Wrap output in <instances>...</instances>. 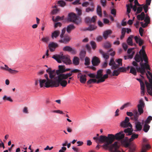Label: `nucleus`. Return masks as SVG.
<instances>
[{
	"label": "nucleus",
	"instance_id": "obj_45",
	"mask_svg": "<svg viewBox=\"0 0 152 152\" xmlns=\"http://www.w3.org/2000/svg\"><path fill=\"white\" fill-rule=\"evenodd\" d=\"M126 31V29L124 28H123L121 30V35L120 37L121 39H122L124 37L125 33Z\"/></svg>",
	"mask_w": 152,
	"mask_h": 152
},
{
	"label": "nucleus",
	"instance_id": "obj_57",
	"mask_svg": "<svg viewBox=\"0 0 152 152\" xmlns=\"http://www.w3.org/2000/svg\"><path fill=\"white\" fill-rule=\"evenodd\" d=\"M90 59L88 57H86L85 58V65L86 66L90 64Z\"/></svg>",
	"mask_w": 152,
	"mask_h": 152
},
{
	"label": "nucleus",
	"instance_id": "obj_16",
	"mask_svg": "<svg viewBox=\"0 0 152 152\" xmlns=\"http://www.w3.org/2000/svg\"><path fill=\"white\" fill-rule=\"evenodd\" d=\"M96 16H94L92 18L89 17H87L86 18L85 21L87 23H95L96 22Z\"/></svg>",
	"mask_w": 152,
	"mask_h": 152
},
{
	"label": "nucleus",
	"instance_id": "obj_22",
	"mask_svg": "<svg viewBox=\"0 0 152 152\" xmlns=\"http://www.w3.org/2000/svg\"><path fill=\"white\" fill-rule=\"evenodd\" d=\"M134 38L136 43H138L140 46H141L143 44V40L139 36L138 37L137 36H136Z\"/></svg>",
	"mask_w": 152,
	"mask_h": 152
},
{
	"label": "nucleus",
	"instance_id": "obj_3",
	"mask_svg": "<svg viewBox=\"0 0 152 152\" xmlns=\"http://www.w3.org/2000/svg\"><path fill=\"white\" fill-rule=\"evenodd\" d=\"M52 58L55 59L58 63H60L62 61L66 64H69L71 63V61L70 58L67 56L62 55H54Z\"/></svg>",
	"mask_w": 152,
	"mask_h": 152
},
{
	"label": "nucleus",
	"instance_id": "obj_12",
	"mask_svg": "<svg viewBox=\"0 0 152 152\" xmlns=\"http://www.w3.org/2000/svg\"><path fill=\"white\" fill-rule=\"evenodd\" d=\"M4 66H5V67L2 66L1 67L0 69H2L5 70L7 71L10 73L12 74H15L18 72V71L13 70L11 69V68H9L8 66L7 65L5 64L4 65Z\"/></svg>",
	"mask_w": 152,
	"mask_h": 152
},
{
	"label": "nucleus",
	"instance_id": "obj_14",
	"mask_svg": "<svg viewBox=\"0 0 152 152\" xmlns=\"http://www.w3.org/2000/svg\"><path fill=\"white\" fill-rule=\"evenodd\" d=\"M86 75H82L81 73H79L77 75L78 78H79L80 82L83 83H84L86 81Z\"/></svg>",
	"mask_w": 152,
	"mask_h": 152
},
{
	"label": "nucleus",
	"instance_id": "obj_52",
	"mask_svg": "<svg viewBox=\"0 0 152 152\" xmlns=\"http://www.w3.org/2000/svg\"><path fill=\"white\" fill-rule=\"evenodd\" d=\"M122 59L121 58H119L116 60V62L118 64H117L118 66V68L119 66H122Z\"/></svg>",
	"mask_w": 152,
	"mask_h": 152
},
{
	"label": "nucleus",
	"instance_id": "obj_49",
	"mask_svg": "<svg viewBox=\"0 0 152 152\" xmlns=\"http://www.w3.org/2000/svg\"><path fill=\"white\" fill-rule=\"evenodd\" d=\"M3 99L4 101L7 100L11 102H13L12 100L10 97H7L6 95L4 96L3 97Z\"/></svg>",
	"mask_w": 152,
	"mask_h": 152
},
{
	"label": "nucleus",
	"instance_id": "obj_40",
	"mask_svg": "<svg viewBox=\"0 0 152 152\" xmlns=\"http://www.w3.org/2000/svg\"><path fill=\"white\" fill-rule=\"evenodd\" d=\"M142 55H139L138 54H137L134 58V59L137 62H139L140 61V57Z\"/></svg>",
	"mask_w": 152,
	"mask_h": 152
},
{
	"label": "nucleus",
	"instance_id": "obj_61",
	"mask_svg": "<svg viewBox=\"0 0 152 152\" xmlns=\"http://www.w3.org/2000/svg\"><path fill=\"white\" fill-rule=\"evenodd\" d=\"M118 69L120 73V72H126V68L122 67H120Z\"/></svg>",
	"mask_w": 152,
	"mask_h": 152
},
{
	"label": "nucleus",
	"instance_id": "obj_9",
	"mask_svg": "<svg viewBox=\"0 0 152 152\" xmlns=\"http://www.w3.org/2000/svg\"><path fill=\"white\" fill-rule=\"evenodd\" d=\"M46 71L49 74V77L51 79H53V80H57V78H56L57 77H54L56 75L55 70H52L50 68H49L46 70Z\"/></svg>",
	"mask_w": 152,
	"mask_h": 152
},
{
	"label": "nucleus",
	"instance_id": "obj_10",
	"mask_svg": "<svg viewBox=\"0 0 152 152\" xmlns=\"http://www.w3.org/2000/svg\"><path fill=\"white\" fill-rule=\"evenodd\" d=\"M58 69L56 71V73L57 76H59L61 74H64V73L65 72V66L64 65H59Z\"/></svg>",
	"mask_w": 152,
	"mask_h": 152
},
{
	"label": "nucleus",
	"instance_id": "obj_38",
	"mask_svg": "<svg viewBox=\"0 0 152 152\" xmlns=\"http://www.w3.org/2000/svg\"><path fill=\"white\" fill-rule=\"evenodd\" d=\"M133 36H131L130 37H129L127 40V43L128 45H131V46H132L133 45V42H132V38L133 37Z\"/></svg>",
	"mask_w": 152,
	"mask_h": 152
},
{
	"label": "nucleus",
	"instance_id": "obj_8",
	"mask_svg": "<svg viewBox=\"0 0 152 152\" xmlns=\"http://www.w3.org/2000/svg\"><path fill=\"white\" fill-rule=\"evenodd\" d=\"M129 119L128 117H126L125 119L122 121L121 123V126L124 128H126L130 127L131 128L132 127V125L129 123Z\"/></svg>",
	"mask_w": 152,
	"mask_h": 152
},
{
	"label": "nucleus",
	"instance_id": "obj_21",
	"mask_svg": "<svg viewBox=\"0 0 152 152\" xmlns=\"http://www.w3.org/2000/svg\"><path fill=\"white\" fill-rule=\"evenodd\" d=\"M151 148V146L149 144H143L142 150L141 152H146L147 150H149Z\"/></svg>",
	"mask_w": 152,
	"mask_h": 152
},
{
	"label": "nucleus",
	"instance_id": "obj_55",
	"mask_svg": "<svg viewBox=\"0 0 152 152\" xmlns=\"http://www.w3.org/2000/svg\"><path fill=\"white\" fill-rule=\"evenodd\" d=\"M120 74V72L118 69L117 70H115L113 71V74L111 75V76H118Z\"/></svg>",
	"mask_w": 152,
	"mask_h": 152
},
{
	"label": "nucleus",
	"instance_id": "obj_50",
	"mask_svg": "<svg viewBox=\"0 0 152 152\" xmlns=\"http://www.w3.org/2000/svg\"><path fill=\"white\" fill-rule=\"evenodd\" d=\"M44 77L46 79L47 81H50V83L53 84L54 83V82L55 81V80H53V79H49L48 77V75L47 74H45L44 75Z\"/></svg>",
	"mask_w": 152,
	"mask_h": 152
},
{
	"label": "nucleus",
	"instance_id": "obj_58",
	"mask_svg": "<svg viewBox=\"0 0 152 152\" xmlns=\"http://www.w3.org/2000/svg\"><path fill=\"white\" fill-rule=\"evenodd\" d=\"M143 9V7H138L137 10L136 12V14H139L141 12Z\"/></svg>",
	"mask_w": 152,
	"mask_h": 152
},
{
	"label": "nucleus",
	"instance_id": "obj_5",
	"mask_svg": "<svg viewBox=\"0 0 152 152\" xmlns=\"http://www.w3.org/2000/svg\"><path fill=\"white\" fill-rule=\"evenodd\" d=\"M65 31V28H64L62 30L61 33L60 35L61 39L58 41L61 43L67 44L69 42L71 39V38L68 35L66 34L64 35Z\"/></svg>",
	"mask_w": 152,
	"mask_h": 152
},
{
	"label": "nucleus",
	"instance_id": "obj_17",
	"mask_svg": "<svg viewBox=\"0 0 152 152\" xmlns=\"http://www.w3.org/2000/svg\"><path fill=\"white\" fill-rule=\"evenodd\" d=\"M99 52L102 54L103 57L105 59V60H107L109 58V54L107 52L104 53L102 49H99Z\"/></svg>",
	"mask_w": 152,
	"mask_h": 152
},
{
	"label": "nucleus",
	"instance_id": "obj_42",
	"mask_svg": "<svg viewBox=\"0 0 152 152\" xmlns=\"http://www.w3.org/2000/svg\"><path fill=\"white\" fill-rule=\"evenodd\" d=\"M145 48V46H142L141 49L140 50L139 52V53L140 55H143V56H145V55H146L144 50Z\"/></svg>",
	"mask_w": 152,
	"mask_h": 152
},
{
	"label": "nucleus",
	"instance_id": "obj_34",
	"mask_svg": "<svg viewBox=\"0 0 152 152\" xmlns=\"http://www.w3.org/2000/svg\"><path fill=\"white\" fill-rule=\"evenodd\" d=\"M72 73L70 72V73H67L66 74H61L60 77H62L63 78H64V79H67L68 77H70L72 76Z\"/></svg>",
	"mask_w": 152,
	"mask_h": 152
},
{
	"label": "nucleus",
	"instance_id": "obj_6",
	"mask_svg": "<svg viewBox=\"0 0 152 152\" xmlns=\"http://www.w3.org/2000/svg\"><path fill=\"white\" fill-rule=\"evenodd\" d=\"M61 75H60L59 76H57L56 78H57V80H55V81L53 83V87H58L59 84L63 87H65L66 86L67 82L66 80H64V78H63L62 77H60Z\"/></svg>",
	"mask_w": 152,
	"mask_h": 152
},
{
	"label": "nucleus",
	"instance_id": "obj_54",
	"mask_svg": "<svg viewBox=\"0 0 152 152\" xmlns=\"http://www.w3.org/2000/svg\"><path fill=\"white\" fill-rule=\"evenodd\" d=\"M145 104L142 99H140V100L139 104L137 105V106L144 107Z\"/></svg>",
	"mask_w": 152,
	"mask_h": 152
},
{
	"label": "nucleus",
	"instance_id": "obj_51",
	"mask_svg": "<svg viewBox=\"0 0 152 152\" xmlns=\"http://www.w3.org/2000/svg\"><path fill=\"white\" fill-rule=\"evenodd\" d=\"M104 47L106 48H109L111 47V45L109 42H106L104 44Z\"/></svg>",
	"mask_w": 152,
	"mask_h": 152
},
{
	"label": "nucleus",
	"instance_id": "obj_7",
	"mask_svg": "<svg viewBox=\"0 0 152 152\" xmlns=\"http://www.w3.org/2000/svg\"><path fill=\"white\" fill-rule=\"evenodd\" d=\"M39 83L40 88L45 87L48 88L53 87V84L50 83V81H47L45 79H40L39 80Z\"/></svg>",
	"mask_w": 152,
	"mask_h": 152
},
{
	"label": "nucleus",
	"instance_id": "obj_18",
	"mask_svg": "<svg viewBox=\"0 0 152 152\" xmlns=\"http://www.w3.org/2000/svg\"><path fill=\"white\" fill-rule=\"evenodd\" d=\"M90 4L91 7H88L86 9L85 11L87 12H93L94 10L95 6L94 3L93 2H91Z\"/></svg>",
	"mask_w": 152,
	"mask_h": 152
},
{
	"label": "nucleus",
	"instance_id": "obj_35",
	"mask_svg": "<svg viewBox=\"0 0 152 152\" xmlns=\"http://www.w3.org/2000/svg\"><path fill=\"white\" fill-rule=\"evenodd\" d=\"M138 134H135V133H132V134L131 137L129 139L128 141L129 142H131L133 141L134 140L137 138L138 137Z\"/></svg>",
	"mask_w": 152,
	"mask_h": 152
},
{
	"label": "nucleus",
	"instance_id": "obj_24",
	"mask_svg": "<svg viewBox=\"0 0 152 152\" xmlns=\"http://www.w3.org/2000/svg\"><path fill=\"white\" fill-rule=\"evenodd\" d=\"M60 34V31L58 30H56L54 31L51 34V37L52 39H53L54 38H56L58 37Z\"/></svg>",
	"mask_w": 152,
	"mask_h": 152
},
{
	"label": "nucleus",
	"instance_id": "obj_39",
	"mask_svg": "<svg viewBox=\"0 0 152 152\" xmlns=\"http://www.w3.org/2000/svg\"><path fill=\"white\" fill-rule=\"evenodd\" d=\"M54 17L53 16L52 18V20L54 22H57L59 20H62L64 19V16L60 17L58 16H57L56 19H54Z\"/></svg>",
	"mask_w": 152,
	"mask_h": 152
},
{
	"label": "nucleus",
	"instance_id": "obj_64",
	"mask_svg": "<svg viewBox=\"0 0 152 152\" xmlns=\"http://www.w3.org/2000/svg\"><path fill=\"white\" fill-rule=\"evenodd\" d=\"M130 5H131V7L132 9V10L134 12H136L137 10V6H136V5H134L133 6L132 3L130 4Z\"/></svg>",
	"mask_w": 152,
	"mask_h": 152
},
{
	"label": "nucleus",
	"instance_id": "obj_44",
	"mask_svg": "<svg viewBox=\"0 0 152 152\" xmlns=\"http://www.w3.org/2000/svg\"><path fill=\"white\" fill-rule=\"evenodd\" d=\"M86 51L84 50H82L80 53V56L81 59H83L85 56Z\"/></svg>",
	"mask_w": 152,
	"mask_h": 152
},
{
	"label": "nucleus",
	"instance_id": "obj_13",
	"mask_svg": "<svg viewBox=\"0 0 152 152\" xmlns=\"http://www.w3.org/2000/svg\"><path fill=\"white\" fill-rule=\"evenodd\" d=\"M48 46L50 51L51 52H53L55 50V49L58 46V45L56 43L51 42L49 44Z\"/></svg>",
	"mask_w": 152,
	"mask_h": 152
},
{
	"label": "nucleus",
	"instance_id": "obj_62",
	"mask_svg": "<svg viewBox=\"0 0 152 152\" xmlns=\"http://www.w3.org/2000/svg\"><path fill=\"white\" fill-rule=\"evenodd\" d=\"M145 19L144 20V21L145 22H146L148 24L150 23V18L149 17V16L147 15L146 17H145Z\"/></svg>",
	"mask_w": 152,
	"mask_h": 152
},
{
	"label": "nucleus",
	"instance_id": "obj_11",
	"mask_svg": "<svg viewBox=\"0 0 152 152\" xmlns=\"http://www.w3.org/2000/svg\"><path fill=\"white\" fill-rule=\"evenodd\" d=\"M149 81L150 83H148L146 81H145V84L146 86V88L147 90V92L148 94H151L152 93L150 91L151 89H152V80L151 79H149Z\"/></svg>",
	"mask_w": 152,
	"mask_h": 152
},
{
	"label": "nucleus",
	"instance_id": "obj_23",
	"mask_svg": "<svg viewBox=\"0 0 152 152\" xmlns=\"http://www.w3.org/2000/svg\"><path fill=\"white\" fill-rule=\"evenodd\" d=\"M75 28V27L73 24H70L67 26L66 31L67 33H70L72 30H74Z\"/></svg>",
	"mask_w": 152,
	"mask_h": 152
},
{
	"label": "nucleus",
	"instance_id": "obj_33",
	"mask_svg": "<svg viewBox=\"0 0 152 152\" xmlns=\"http://www.w3.org/2000/svg\"><path fill=\"white\" fill-rule=\"evenodd\" d=\"M136 147V145L135 144H132L129 148V152H134Z\"/></svg>",
	"mask_w": 152,
	"mask_h": 152
},
{
	"label": "nucleus",
	"instance_id": "obj_36",
	"mask_svg": "<svg viewBox=\"0 0 152 152\" xmlns=\"http://www.w3.org/2000/svg\"><path fill=\"white\" fill-rule=\"evenodd\" d=\"M137 70L136 68H135L133 66H131V69L130 71V73L133 74L134 75H137Z\"/></svg>",
	"mask_w": 152,
	"mask_h": 152
},
{
	"label": "nucleus",
	"instance_id": "obj_20",
	"mask_svg": "<svg viewBox=\"0 0 152 152\" xmlns=\"http://www.w3.org/2000/svg\"><path fill=\"white\" fill-rule=\"evenodd\" d=\"M92 63L93 66H97L100 62L99 58L96 57H94L91 61Z\"/></svg>",
	"mask_w": 152,
	"mask_h": 152
},
{
	"label": "nucleus",
	"instance_id": "obj_60",
	"mask_svg": "<svg viewBox=\"0 0 152 152\" xmlns=\"http://www.w3.org/2000/svg\"><path fill=\"white\" fill-rule=\"evenodd\" d=\"M126 7H127L126 12L130 13L131 10V9L132 8L131 7L130 5V4H127L126 5Z\"/></svg>",
	"mask_w": 152,
	"mask_h": 152
},
{
	"label": "nucleus",
	"instance_id": "obj_59",
	"mask_svg": "<svg viewBox=\"0 0 152 152\" xmlns=\"http://www.w3.org/2000/svg\"><path fill=\"white\" fill-rule=\"evenodd\" d=\"M151 120H152V117L151 116H149L146 120L145 121V124H147L150 123Z\"/></svg>",
	"mask_w": 152,
	"mask_h": 152
},
{
	"label": "nucleus",
	"instance_id": "obj_15",
	"mask_svg": "<svg viewBox=\"0 0 152 152\" xmlns=\"http://www.w3.org/2000/svg\"><path fill=\"white\" fill-rule=\"evenodd\" d=\"M109 65L110 66H112L111 69H116L118 68V66L116 64L114 61L113 58H111Z\"/></svg>",
	"mask_w": 152,
	"mask_h": 152
},
{
	"label": "nucleus",
	"instance_id": "obj_28",
	"mask_svg": "<svg viewBox=\"0 0 152 152\" xmlns=\"http://www.w3.org/2000/svg\"><path fill=\"white\" fill-rule=\"evenodd\" d=\"M133 112L134 116L133 119L135 121H137L138 120V119L139 115V114L138 113L137 111L136 110H134L133 111Z\"/></svg>",
	"mask_w": 152,
	"mask_h": 152
},
{
	"label": "nucleus",
	"instance_id": "obj_47",
	"mask_svg": "<svg viewBox=\"0 0 152 152\" xmlns=\"http://www.w3.org/2000/svg\"><path fill=\"white\" fill-rule=\"evenodd\" d=\"M90 44L93 50H95L96 47V42L94 41H91L90 42Z\"/></svg>",
	"mask_w": 152,
	"mask_h": 152
},
{
	"label": "nucleus",
	"instance_id": "obj_27",
	"mask_svg": "<svg viewBox=\"0 0 152 152\" xmlns=\"http://www.w3.org/2000/svg\"><path fill=\"white\" fill-rule=\"evenodd\" d=\"M103 70L99 69L97 72V74L96 75V78L97 79H100L103 76L102 72Z\"/></svg>",
	"mask_w": 152,
	"mask_h": 152
},
{
	"label": "nucleus",
	"instance_id": "obj_30",
	"mask_svg": "<svg viewBox=\"0 0 152 152\" xmlns=\"http://www.w3.org/2000/svg\"><path fill=\"white\" fill-rule=\"evenodd\" d=\"M97 28V27L94 24H90L89 26L86 28V30L92 31L95 30Z\"/></svg>",
	"mask_w": 152,
	"mask_h": 152
},
{
	"label": "nucleus",
	"instance_id": "obj_53",
	"mask_svg": "<svg viewBox=\"0 0 152 152\" xmlns=\"http://www.w3.org/2000/svg\"><path fill=\"white\" fill-rule=\"evenodd\" d=\"M71 48H72L69 46H66L63 48V50L64 51L70 52Z\"/></svg>",
	"mask_w": 152,
	"mask_h": 152
},
{
	"label": "nucleus",
	"instance_id": "obj_1",
	"mask_svg": "<svg viewBox=\"0 0 152 152\" xmlns=\"http://www.w3.org/2000/svg\"><path fill=\"white\" fill-rule=\"evenodd\" d=\"M124 137V134L123 131H121L116 133L115 135L113 134H108L107 136L101 135L99 137H94L93 139L95 140L97 143H104L102 147L105 149H107L108 148H109L110 151L112 152H121L118 150V142H115L110 146L109 145L111 144L115 139L120 140L123 138Z\"/></svg>",
	"mask_w": 152,
	"mask_h": 152
},
{
	"label": "nucleus",
	"instance_id": "obj_37",
	"mask_svg": "<svg viewBox=\"0 0 152 152\" xmlns=\"http://www.w3.org/2000/svg\"><path fill=\"white\" fill-rule=\"evenodd\" d=\"M97 13L98 15L100 17L102 16V12L101 7L100 6H98L96 9Z\"/></svg>",
	"mask_w": 152,
	"mask_h": 152
},
{
	"label": "nucleus",
	"instance_id": "obj_56",
	"mask_svg": "<svg viewBox=\"0 0 152 152\" xmlns=\"http://www.w3.org/2000/svg\"><path fill=\"white\" fill-rule=\"evenodd\" d=\"M131 142H128L127 141L124 142V145L126 147H129L131 146L132 144H133V143H131Z\"/></svg>",
	"mask_w": 152,
	"mask_h": 152
},
{
	"label": "nucleus",
	"instance_id": "obj_63",
	"mask_svg": "<svg viewBox=\"0 0 152 152\" xmlns=\"http://www.w3.org/2000/svg\"><path fill=\"white\" fill-rule=\"evenodd\" d=\"M137 107L138 111L140 115H141L143 113V107L139 106H137Z\"/></svg>",
	"mask_w": 152,
	"mask_h": 152
},
{
	"label": "nucleus",
	"instance_id": "obj_43",
	"mask_svg": "<svg viewBox=\"0 0 152 152\" xmlns=\"http://www.w3.org/2000/svg\"><path fill=\"white\" fill-rule=\"evenodd\" d=\"M145 86L144 83H141V84H140V89L141 90V94H142L143 95H144L145 93Z\"/></svg>",
	"mask_w": 152,
	"mask_h": 152
},
{
	"label": "nucleus",
	"instance_id": "obj_4",
	"mask_svg": "<svg viewBox=\"0 0 152 152\" xmlns=\"http://www.w3.org/2000/svg\"><path fill=\"white\" fill-rule=\"evenodd\" d=\"M68 21L70 22H73L75 24L78 25L81 22V19L79 18L75 14L71 12L68 15L67 18Z\"/></svg>",
	"mask_w": 152,
	"mask_h": 152
},
{
	"label": "nucleus",
	"instance_id": "obj_48",
	"mask_svg": "<svg viewBox=\"0 0 152 152\" xmlns=\"http://www.w3.org/2000/svg\"><path fill=\"white\" fill-rule=\"evenodd\" d=\"M97 81L96 79H91L89 80H88L87 82V83L88 84H91L93 83H97Z\"/></svg>",
	"mask_w": 152,
	"mask_h": 152
},
{
	"label": "nucleus",
	"instance_id": "obj_26",
	"mask_svg": "<svg viewBox=\"0 0 152 152\" xmlns=\"http://www.w3.org/2000/svg\"><path fill=\"white\" fill-rule=\"evenodd\" d=\"M108 77V75L107 74H105L103 76H102V77L99 79L97 81V83H99L101 82H104L105 79L107 78Z\"/></svg>",
	"mask_w": 152,
	"mask_h": 152
},
{
	"label": "nucleus",
	"instance_id": "obj_32",
	"mask_svg": "<svg viewBox=\"0 0 152 152\" xmlns=\"http://www.w3.org/2000/svg\"><path fill=\"white\" fill-rule=\"evenodd\" d=\"M133 129L132 128H128L125 129L124 131V132L125 133H128V134H127V135H130L132 134V132Z\"/></svg>",
	"mask_w": 152,
	"mask_h": 152
},
{
	"label": "nucleus",
	"instance_id": "obj_29",
	"mask_svg": "<svg viewBox=\"0 0 152 152\" xmlns=\"http://www.w3.org/2000/svg\"><path fill=\"white\" fill-rule=\"evenodd\" d=\"M72 62L75 65H78L80 63V60L78 57L76 56L74 57L72 60Z\"/></svg>",
	"mask_w": 152,
	"mask_h": 152
},
{
	"label": "nucleus",
	"instance_id": "obj_25",
	"mask_svg": "<svg viewBox=\"0 0 152 152\" xmlns=\"http://www.w3.org/2000/svg\"><path fill=\"white\" fill-rule=\"evenodd\" d=\"M137 18L138 20H143L145 18V14L144 12H142L140 14L138 15L137 16Z\"/></svg>",
	"mask_w": 152,
	"mask_h": 152
},
{
	"label": "nucleus",
	"instance_id": "obj_31",
	"mask_svg": "<svg viewBox=\"0 0 152 152\" xmlns=\"http://www.w3.org/2000/svg\"><path fill=\"white\" fill-rule=\"evenodd\" d=\"M112 33V31L110 30H108L104 31L103 33V36L105 39H106L109 35Z\"/></svg>",
	"mask_w": 152,
	"mask_h": 152
},
{
	"label": "nucleus",
	"instance_id": "obj_19",
	"mask_svg": "<svg viewBox=\"0 0 152 152\" xmlns=\"http://www.w3.org/2000/svg\"><path fill=\"white\" fill-rule=\"evenodd\" d=\"M135 127L136 129L134 130L135 132L140 131L142 129V126L140 122L138 121L135 122Z\"/></svg>",
	"mask_w": 152,
	"mask_h": 152
},
{
	"label": "nucleus",
	"instance_id": "obj_2",
	"mask_svg": "<svg viewBox=\"0 0 152 152\" xmlns=\"http://www.w3.org/2000/svg\"><path fill=\"white\" fill-rule=\"evenodd\" d=\"M140 67H137V72L140 73L141 75L140 76L144 78V77L142 75H144L145 73V69L151 70L150 65L148 64V58L147 55L143 56V55L142 54L140 57Z\"/></svg>",
	"mask_w": 152,
	"mask_h": 152
},
{
	"label": "nucleus",
	"instance_id": "obj_41",
	"mask_svg": "<svg viewBox=\"0 0 152 152\" xmlns=\"http://www.w3.org/2000/svg\"><path fill=\"white\" fill-rule=\"evenodd\" d=\"M57 4H59V6L62 7H64L66 4V2L63 0L58 1L57 2Z\"/></svg>",
	"mask_w": 152,
	"mask_h": 152
},
{
	"label": "nucleus",
	"instance_id": "obj_46",
	"mask_svg": "<svg viewBox=\"0 0 152 152\" xmlns=\"http://www.w3.org/2000/svg\"><path fill=\"white\" fill-rule=\"evenodd\" d=\"M150 127V126L146 124H145L143 127V131L145 132H148Z\"/></svg>",
	"mask_w": 152,
	"mask_h": 152
}]
</instances>
